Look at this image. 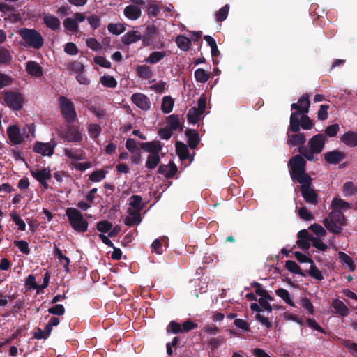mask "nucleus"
I'll use <instances>...</instances> for the list:
<instances>
[{"mask_svg":"<svg viewBox=\"0 0 357 357\" xmlns=\"http://www.w3.org/2000/svg\"><path fill=\"white\" fill-rule=\"evenodd\" d=\"M325 139L326 137L324 135H316L312 137L308 142L310 149H308L305 146H299L298 151L307 160H315L316 158L314 154H318L322 151L325 144Z\"/></svg>","mask_w":357,"mask_h":357,"instance_id":"f257e3e1","label":"nucleus"},{"mask_svg":"<svg viewBox=\"0 0 357 357\" xmlns=\"http://www.w3.org/2000/svg\"><path fill=\"white\" fill-rule=\"evenodd\" d=\"M309 229L319 237L324 236L326 234V229L321 225L317 223L311 225L309 227Z\"/></svg>","mask_w":357,"mask_h":357,"instance_id":"8fccbe9b","label":"nucleus"},{"mask_svg":"<svg viewBox=\"0 0 357 357\" xmlns=\"http://www.w3.org/2000/svg\"><path fill=\"white\" fill-rule=\"evenodd\" d=\"M340 140L349 147L357 146V132L349 131L341 136Z\"/></svg>","mask_w":357,"mask_h":357,"instance_id":"412c9836","label":"nucleus"},{"mask_svg":"<svg viewBox=\"0 0 357 357\" xmlns=\"http://www.w3.org/2000/svg\"><path fill=\"white\" fill-rule=\"evenodd\" d=\"M48 312L52 314L61 316L65 313V308L63 305L56 304L48 309Z\"/></svg>","mask_w":357,"mask_h":357,"instance_id":"e2e57ef3","label":"nucleus"},{"mask_svg":"<svg viewBox=\"0 0 357 357\" xmlns=\"http://www.w3.org/2000/svg\"><path fill=\"white\" fill-rule=\"evenodd\" d=\"M206 107V97L202 95L197 102V107L191 108L188 113V120L190 123L196 124L204 114Z\"/></svg>","mask_w":357,"mask_h":357,"instance_id":"0eeeda50","label":"nucleus"},{"mask_svg":"<svg viewBox=\"0 0 357 357\" xmlns=\"http://www.w3.org/2000/svg\"><path fill=\"white\" fill-rule=\"evenodd\" d=\"M62 137L64 140L70 142H79L82 140V135L78 128L69 127L62 133Z\"/></svg>","mask_w":357,"mask_h":357,"instance_id":"4468645a","label":"nucleus"},{"mask_svg":"<svg viewBox=\"0 0 357 357\" xmlns=\"http://www.w3.org/2000/svg\"><path fill=\"white\" fill-rule=\"evenodd\" d=\"M342 344L354 356H357V344L349 340H342Z\"/></svg>","mask_w":357,"mask_h":357,"instance_id":"09e8293b","label":"nucleus"},{"mask_svg":"<svg viewBox=\"0 0 357 357\" xmlns=\"http://www.w3.org/2000/svg\"><path fill=\"white\" fill-rule=\"evenodd\" d=\"M59 105L62 115L68 122H73L77 116L73 102L64 96L59 98Z\"/></svg>","mask_w":357,"mask_h":357,"instance_id":"423d86ee","label":"nucleus"},{"mask_svg":"<svg viewBox=\"0 0 357 357\" xmlns=\"http://www.w3.org/2000/svg\"><path fill=\"white\" fill-rule=\"evenodd\" d=\"M31 174L45 188H48L47 181L51 178V173L48 169H33Z\"/></svg>","mask_w":357,"mask_h":357,"instance_id":"9b49d317","label":"nucleus"},{"mask_svg":"<svg viewBox=\"0 0 357 357\" xmlns=\"http://www.w3.org/2000/svg\"><path fill=\"white\" fill-rule=\"evenodd\" d=\"M168 126L170 127V130H175L180 126L178 118L175 115H170L167 119Z\"/></svg>","mask_w":357,"mask_h":357,"instance_id":"13d9d810","label":"nucleus"},{"mask_svg":"<svg viewBox=\"0 0 357 357\" xmlns=\"http://www.w3.org/2000/svg\"><path fill=\"white\" fill-rule=\"evenodd\" d=\"M124 15L129 20H136L139 19L142 15L141 8L136 5H129L123 10Z\"/></svg>","mask_w":357,"mask_h":357,"instance_id":"6ab92c4d","label":"nucleus"},{"mask_svg":"<svg viewBox=\"0 0 357 357\" xmlns=\"http://www.w3.org/2000/svg\"><path fill=\"white\" fill-rule=\"evenodd\" d=\"M176 151L181 160H186L188 158L189 152L185 144L177 142L176 143Z\"/></svg>","mask_w":357,"mask_h":357,"instance_id":"f704fd0d","label":"nucleus"},{"mask_svg":"<svg viewBox=\"0 0 357 357\" xmlns=\"http://www.w3.org/2000/svg\"><path fill=\"white\" fill-rule=\"evenodd\" d=\"M299 216L304 220H312L314 219V215L305 207H301L298 209Z\"/></svg>","mask_w":357,"mask_h":357,"instance_id":"052dcab7","label":"nucleus"},{"mask_svg":"<svg viewBox=\"0 0 357 357\" xmlns=\"http://www.w3.org/2000/svg\"><path fill=\"white\" fill-rule=\"evenodd\" d=\"M326 229L333 234H340L347 224V219L340 211H331L328 217L323 220Z\"/></svg>","mask_w":357,"mask_h":357,"instance_id":"7ed1b4c3","label":"nucleus"},{"mask_svg":"<svg viewBox=\"0 0 357 357\" xmlns=\"http://www.w3.org/2000/svg\"><path fill=\"white\" fill-rule=\"evenodd\" d=\"M273 298L268 295V297H262L259 299V305L268 312H271L272 311V307L268 303V301H272Z\"/></svg>","mask_w":357,"mask_h":357,"instance_id":"864d4df0","label":"nucleus"},{"mask_svg":"<svg viewBox=\"0 0 357 357\" xmlns=\"http://www.w3.org/2000/svg\"><path fill=\"white\" fill-rule=\"evenodd\" d=\"M130 209H134L136 211H141L144 208L142 204V198L139 195H132L128 199Z\"/></svg>","mask_w":357,"mask_h":357,"instance_id":"2f4dec72","label":"nucleus"},{"mask_svg":"<svg viewBox=\"0 0 357 357\" xmlns=\"http://www.w3.org/2000/svg\"><path fill=\"white\" fill-rule=\"evenodd\" d=\"M25 70L29 76L35 78H40L43 76V67L35 61H29L25 64Z\"/></svg>","mask_w":357,"mask_h":357,"instance_id":"f8f14e48","label":"nucleus"},{"mask_svg":"<svg viewBox=\"0 0 357 357\" xmlns=\"http://www.w3.org/2000/svg\"><path fill=\"white\" fill-rule=\"evenodd\" d=\"M14 245L24 254L28 255L30 252L29 244L24 241H15Z\"/></svg>","mask_w":357,"mask_h":357,"instance_id":"69168bd1","label":"nucleus"},{"mask_svg":"<svg viewBox=\"0 0 357 357\" xmlns=\"http://www.w3.org/2000/svg\"><path fill=\"white\" fill-rule=\"evenodd\" d=\"M108 31L115 35H120L125 31L126 27L121 23H110L107 26Z\"/></svg>","mask_w":357,"mask_h":357,"instance_id":"c03bdc74","label":"nucleus"},{"mask_svg":"<svg viewBox=\"0 0 357 357\" xmlns=\"http://www.w3.org/2000/svg\"><path fill=\"white\" fill-rule=\"evenodd\" d=\"M275 294L281 298L286 303L290 306L295 307V304L293 302L289 291L284 289L280 288L275 291Z\"/></svg>","mask_w":357,"mask_h":357,"instance_id":"4c0bfd02","label":"nucleus"},{"mask_svg":"<svg viewBox=\"0 0 357 357\" xmlns=\"http://www.w3.org/2000/svg\"><path fill=\"white\" fill-rule=\"evenodd\" d=\"M285 266L287 269L293 273L298 274L301 273L300 266L294 261H287Z\"/></svg>","mask_w":357,"mask_h":357,"instance_id":"0e129e2a","label":"nucleus"},{"mask_svg":"<svg viewBox=\"0 0 357 357\" xmlns=\"http://www.w3.org/2000/svg\"><path fill=\"white\" fill-rule=\"evenodd\" d=\"M137 75L143 79H148L153 77V73L151 68L146 65H139L136 68Z\"/></svg>","mask_w":357,"mask_h":357,"instance_id":"c85d7f7f","label":"nucleus"},{"mask_svg":"<svg viewBox=\"0 0 357 357\" xmlns=\"http://www.w3.org/2000/svg\"><path fill=\"white\" fill-rule=\"evenodd\" d=\"M339 259L341 264L349 271H353L355 269V265L352 258L343 252L338 253Z\"/></svg>","mask_w":357,"mask_h":357,"instance_id":"c756f323","label":"nucleus"},{"mask_svg":"<svg viewBox=\"0 0 357 357\" xmlns=\"http://www.w3.org/2000/svg\"><path fill=\"white\" fill-rule=\"evenodd\" d=\"M331 208L332 211H337L342 212L341 211H342V210L346 211V210L350 208L351 206H350L349 203L345 202L344 200H343L340 198H338V197H335L333 199V201L331 202Z\"/></svg>","mask_w":357,"mask_h":357,"instance_id":"a878e982","label":"nucleus"},{"mask_svg":"<svg viewBox=\"0 0 357 357\" xmlns=\"http://www.w3.org/2000/svg\"><path fill=\"white\" fill-rule=\"evenodd\" d=\"M107 173L108 172L104 169L93 171L89 175V180L95 183L100 182L105 178Z\"/></svg>","mask_w":357,"mask_h":357,"instance_id":"79ce46f5","label":"nucleus"},{"mask_svg":"<svg viewBox=\"0 0 357 357\" xmlns=\"http://www.w3.org/2000/svg\"><path fill=\"white\" fill-rule=\"evenodd\" d=\"M344 158V154L338 151H333L325 153V160L331 164H337Z\"/></svg>","mask_w":357,"mask_h":357,"instance_id":"b1692460","label":"nucleus"},{"mask_svg":"<svg viewBox=\"0 0 357 357\" xmlns=\"http://www.w3.org/2000/svg\"><path fill=\"white\" fill-rule=\"evenodd\" d=\"M64 28L71 32L77 33L79 31V25L76 20L72 17H68L63 21Z\"/></svg>","mask_w":357,"mask_h":357,"instance_id":"58836bf2","label":"nucleus"},{"mask_svg":"<svg viewBox=\"0 0 357 357\" xmlns=\"http://www.w3.org/2000/svg\"><path fill=\"white\" fill-rule=\"evenodd\" d=\"M86 43L87 47L93 51H99L102 49L100 43L94 38H87Z\"/></svg>","mask_w":357,"mask_h":357,"instance_id":"6e6d98bb","label":"nucleus"},{"mask_svg":"<svg viewBox=\"0 0 357 357\" xmlns=\"http://www.w3.org/2000/svg\"><path fill=\"white\" fill-rule=\"evenodd\" d=\"M17 33L23 40L26 47L38 50L44 44L42 35L36 29L22 28L18 29Z\"/></svg>","mask_w":357,"mask_h":357,"instance_id":"f03ea898","label":"nucleus"},{"mask_svg":"<svg viewBox=\"0 0 357 357\" xmlns=\"http://www.w3.org/2000/svg\"><path fill=\"white\" fill-rule=\"evenodd\" d=\"M131 101L142 110H148L151 107V102L149 98L142 93L132 95Z\"/></svg>","mask_w":357,"mask_h":357,"instance_id":"dca6fc26","label":"nucleus"},{"mask_svg":"<svg viewBox=\"0 0 357 357\" xmlns=\"http://www.w3.org/2000/svg\"><path fill=\"white\" fill-rule=\"evenodd\" d=\"M65 155L73 160H82L85 158V153L82 150H74L72 149H66L64 150Z\"/></svg>","mask_w":357,"mask_h":357,"instance_id":"cd10ccee","label":"nucleus"},{"mask_svg":"<svg viewBox=\"0 0 357 357\" xmlns=\"http://www.w3.org/2000/svg\"><path fill=\"white\" fill-rule=\"evenodd\" d=\"M160 161L159 155L149 154L146 162V167L150 169H155Z\"/></svg>","mask_w":357,"mask_h":357,"instance_id":"a19ab883","label":"nucleus"},{"mask_svg":"<svg viewBox=\"0 0 357 357\" xmlns=\"http://www.w3.org/2000/svg\"><path fill=\"white\" fill-rule=\"evenodd\" d=\"M195 77L197 82L200 83H205L208 80L210 75L204 69L198 68L195 71Z\"/></svg>","mask_w":357,"mask_h":357,"instance_id":"49530a36","label":"nucleus"},{"mask_svg":"<svg viewBox=\"0 0 357 357\" xmlns=\"http://www.w3.org/2000/svg\"><path fill=\"white\" fill-rule=\"evenodd\" d=\"M174 105V100L169 96H165L162 99L161 110L164 114L170 113Z\"/></svg>","mask_w":357,"mask_h":357,"instance_id":"7c9ffc66","label":"nucleus"},{"mask_svg":"<svg viewBox=\"0 0 357 357\" xmlns=\"http://www.w3.org/2000/svg\"><path fill=\"white\" fill-rule=\"evenodd\" d=\"M54 256L60 261L61 263V260L65 261V264H63V266L66 269H68V266L70 263V259L67 257L63 255L62 254L61 250L59 248H58L56 245L54 246Z\"/></svg>","mask_w":357,"mask_h":357,"instance_id":"5fc2aeb1","label":"nucleus"},{"mask_svg":"<svg viewBox=\"0 0 357 357\" xmlns=\"http://www.w3.org/2000/svg\"><path fill=\"white\" fill-rule=\"evenodd\" d=\"M3 100L10 108L15 111L20 110L24 102V96L15 91L5 92Z\"/></svg>","mask_w":357,"mask_h":357,"instance_id":"6e6552de","label":"nucleus"},{"mask_svg":"<svg viewBox=\"0 0 357 357\" xmlns=\"http://www.w3.org/2000/svg\"><path fill=\"white\" fill-rule=\"evenodd\" d=\"M313 236H312L306 229L301 230L298 233V246L303 250H308L312 243Z\"/></svg>","mask_w":357,"mask_h":357,"instance_id":"ddd939ff","label":"nucleus"},{"mask_svg":"<svg viewBox=\"0 0 357 357\" xmlns=\"http://www.w3.org/2000/svg\"><path fill=\"white\" fill-rule=\"evenodd\" d=\"M43 22L48 28L52 30L59 29L61 24L59 18L50 14H45Z\"/></svg>","mask_w":357,"mask_h":357,"instance_id":"393cba45","label":"nucleus"},{"mask_svg":"<svg viewBox=\"0 0 357 357\" xmlns=\"http://www.w3.org/2000/svg\"><path fill=\"white\" fill-rule=\"evenodd\" d=\"M141 148L150 154L159 155L162 150V146L159 141H152L150 142H144L141 144Z\"/></svg>","mask_w":357,"mask_h":357,"instance_id":"aec40b11","label":"nucleus"},{"mask_svg":"<svg viewBox=\"0 0 357 357\" xmlns=\"http://www.w3.org/2000/svg\"><path fill=\"white\" fill-rule=\"evenodd\" d=\"M301 190L305 200L310 204H315L317 202V195L310 188L312 183L311 177H306L305 180L300 181Z\"/></svg>","mask_w":357,"mask_h":357,"instance_id":"1a4fd4ad","label":"nucleus"},{"mask_svg":"<svg viewBox=\"0 0 357 357\" xmlns=\"http://www.w3.org/2000/svg\"><path fill=\"white\" fill-rule=\"evenodd\" d=\"M288 140L287 144L290 146H301L305 142V137L303 133L291 135L287 132Z\"/></svg>","mask_w":357,"mask_h":357,"instance_id":"5701e85b","label":"nucleus"},{"mask_svg":"<svg viewBox=\"0 0 357 357\" xmlns=\"http://www.w3.org/2000/svg\"><path fill=\"white\" fill-rule=\"evenodd\" d=\"M229 10V6L226 4L225 6L222 7L217 13H216V19L219 22H222L227 17L228 13Z\"/></svg>","mask_w":357,"mask_h":357,"instance_id":"3c124183","label":"nucleus"},{"mask_svg":"<svg viewBox=\"0 0 357 357\" xmlns=\"http://www.w3.org/2000/svg\"><path fill=\"white\" fill-rule=\"evenodd\" d=\"M112 228V224L108 221H100L97 224V229L102 233L109 231Z\"/></svg>","mask_w":357,"mask_h":357,"instance_id":"680f3d73","label":"nucleus"},{"mask_svg":"<svg viewBox=\"0 0 357 357\" xmlns=\"http://www.w3.org/2000/svg\"><path fill=\"white\" fill-rule=\"evenodd\" d=\"M332 305L337 313L342 316H346L348 314L349 309L342 301L335 299L333 301Z\"/></svg>","mask_w":357,"mask_h":357,"instance_id":"72a5a7b5","label":"nucleus"},{"mask_svg":"<svg viewBox=\"0 0 357 357\" xmlns=\"http://www.w3.org/2000/svg\"><path fill=\"white\" fill-rule=\"evenodd\" d=\"M13 59L12 54L9 50L0 46V64H8Z\"/></svg>","mask_w":357,"mask_h":357,"instance_id":"ea45409f","label":"nucleus"},{"mask_svg":"<svg viewBox=\"0 0 357 357\" xmlns=\"http://www.w3.org/2000/svg\"><path fill=\"white\" fill-rule=\"evenodd\" d=\"M176 43L178 47L183 51H188L190 48V40L188 38L184 36H177L176 38Z\"/></svg>","mask_w":357,"mask_h":357,"instance_id":"37998d69","label":"nucleus"},{"mask_svg":"<svg viewBox=\"0 0 357 357\" xmlns=\"http://www.w3.org/2000/svg\"><path fill=\"white\" fill-rule=\"evenodd\" d=\"M100 82L104 86L108 88H115L117 85L116 80L111 75H104L101 77Z\"/></svg>","mask_w":357,"mask_h":357,"instance_id":"a18cd8bd","label":"nucleus"},{"mask_svg":"<svg viewBox=\"0 0 357 357\" xmlns=\"http://www.w3.org/2000/svg\"><path fill=\"white\" fill-rule=\"evenodd\" d=\"M7 135L13 144H20L24 141L23 135L17 125H13L7 128Z\"/></svg>","mask_w":357,"mask_h":357,"instance_id":"2eb2a0df","label":"nucleus"},{"mask_svg":"<svg viewBox=\"0 0 357 357\" xmlns=\"http://www.w3.org/2000/svg\"><path fill=\"white\" fill-rule=\"evenodd\" d=\"M56 145L54 141L47 143L37 142L33 146V151L43 156H51L54 153Z\"/></svg>","mask_w":357,"mask_h":357,"instance_id":"9d476101","label":"nucleus"},{"mask_svg":"<svg viewBox=\"0 0 357 357\" xmlns=\"http://www.w3.org/2000/svg\"><path fill=\"white\" fill-rule=\"evenodd\" d=\"M66 215L70 226L75 231L84 233L87 231L88 222L78 209L68 208L66 210Z\"/></svg>","mask_w":357,"mask_h":357,"instance_id":"20e7f679","label":"nucleus"},{"mask_svg":"<svg viewBox=\"0 0 357 357\" xmlns=\"http://www.w3.org/2000/svg\"><path fill=\"white\" fill-rule=\"evenodd\" d=\"M342 192L345 197L354 195L357 192V186L353 182L347 181L343 185Z\"/></svg>","mask_w":357,"mask_h":357,"instance_id":"c9c22d12","label":"nucleus"},{"mask_svg":"<svg viewBox=\"0 0 357 357\" xmlns=\"http://www.w3.org/2000/svg\"><path fill=\"white\" fill-rule=\"evenodd\" d=\"M142 39V34L137 31H130L126 33L122 37L121 40L123 44L130 45L137 42Z\"/></svg>","mask_w":357,"mask_h":357,"instance_id":"4be33fe9","label":"nucleus"},{"mask_svg":"<svg viewBox=\"0 0 357 357\" xmlns=\"http://www.w3.org/2000/svg\"><path fill=\"white\" fill-rule=\"evenodd\" d=\"M188 146L191 149H195L196 146H197L198 143L199 142V138L198 133L196 132L195 131L190 132L188 134Z\"/></svg>","mask_w":357,"mask_h":357,"instance_id":"de8ad7c7","label":"nucleus"},{"mask_svg":"<svg viewBox=\"0 0 357 357\" xmlns=\"http://www.w3.org/2000/svg\"><path fill=\"white\" fill-rule=\"evenodd\" d=\"M140 212L141 211L134 209L128 208V215L124 220V223L130 227L139 225L142 221Z\"/></svg>","mask_w":357,"mask_h":357,"instance_id":"f3484780","label":"nucleus"},{"mask_svg":"<svg viewBox=\"0 0 357 357\" xmlns=\"http://www.w3.org/2000/svg\"><path fill=\"white\" fill-rule=\"evenodd\" d=\"M300 304L307 311L309 314H312L314 313L313 305L307 298H301L300 300Z\"/></svg>","mask_w":357,"mask_h":357,"instance_id":"4d7b16f0","label":"nucleus"},{"mask_svg":"<svg viewBox=\"0 0 357 357\" xmlns=\"http://www.w3.org/2000/svg\"><path fill=\"white\" fill-rule=\"evenodd\" d=\"M163 243L165 245V248H166L167 244V238L165 236H163L160 239L154 240L151 245V251L158 255L162 254L165 250V249L163 248Z\"/></svg>","mask_w":357,"mask_h":357,"instance_id":"bb28decb","label":"nucleus"},{"mask_svg":"<svg viewBox=\"0 0 357 357\" xmlns=\"http://www.w3.org/2000/svg\"><path fill=\"white\" fill-rule=\"evenodd\" d=\"M310 264L309 269L310 275L317 280H321L324 278L321 272L316 267L313 261Z\"/></svg>","mask_w":357,"mask_h":357,"instance_id":"603ef678","label":"nucleus"},{"mask_svg":"<svg viewBox=\"0 0 357 357\" xmlns=\"http://www.w3.org/2000/svg\"><path fill=\"white\" fill-rule=\"evenodd\" d=\"M292 109H296L301 113H307L310 107V100L308 94L303 95L298 100V103L291 105Z\"/></svg>","mask_w":357,"mask_h":357,"instance_id":"a211bd4d","label":"nucleus"},{"mask_svg":"<svg viewBox=\"0 0 357 357\" xmlns=\"http://www.w3.org/2000/svg\"><path fill=\"white\" fill-rule=\"evenodd\" d=\"M11 217L15 222V225L18 227V229L21 231H25L26 224L24 220L16 213H13Z\"/></svg>","mask_w":357,"mask_h":357,"instance_id":"774afa93","label":"nucleus"},{"mask_svg":"<svg viewBox=\"0 0 357 357\" xmlns=\"http://www.w3.org/2000/svg\"><path fill=\"white\" fill-rule=\"evenodd\" d=\"M88 131L91 138H96L101 132V128L98 124H90L88 128Z\"/></svg>","mask_w":357,"mask_h":357,"instance_id":"bf43d9fd","label":"nucleus"},{"mask_svg":"<svg viewBox=\"0 0 357 357\" xmlns=\"http://www.w3.org/2000/svg\"><path fill=\"white\" fill-rule=\"evenodd\" d=\"M177 171L176 166L174 164H169L168 165H160L158 172L164 174L166 177L173 176Z\"/></svg>","mask_w":357,"mask_h":357,"instance_id":"473e14b6","label":"nucleus"},{"mask_svg":"<svg viewBox=\"0 0 357 357\" xmlns=\"http://www.w3.org/2000/svg\"><path fill=\"white\" fill-rule=\"evenodd\" d=\"M166 56V54L165 52H160V51H155L152 52L146 59V62L151 63V64H155L160 61H161L162 59H164Z\"/></svg>","mask_w":357,"mask_h":357,"instance_id":"e433bc0d","label":"nucleus"},{"mask_svg":"<svg viewBox=\"0 0 357 357\" xmlns=\"http://www.w3.org/2000/svg\"><path fill=\"white\" fill-rule=\"evenodd\" d=\"M167 333L171 332L174 334L182 333L181 326L178 323L172 321L167 328Z\"/></svg>","mask_w":357,"mask_h":357,"instance_id":"338daca9","label":"nucleus"},{"mask_svg":"<svg viewBox=\"0 0 357 357\" xmlns=\"http://www.w3.org/2000/svg\"><path fill=\"white\" fill-rule=\"evenodd\" d=\"M305 165L306 162L301 155H296L289 160V168L293 179L300 182L305 180V176L310 177L305 173Z\"/></svg>","mask_w":357,"mask_h":357,"instance_id":"39448f33","label":"nucleus"}]
</instances>
